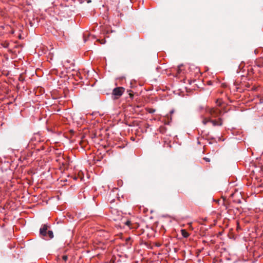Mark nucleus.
I'll use <instances>...</instances> for the list:
<instances>
[{"label":"nucleus","mask_w":263,"mask_h":263,"mask_svg":"<svg viewBox=\"0 0 263 263\" xmlns=\"http://www.w3.org/2000/svg\"><path fill=\"white\" fill-rule=\"evenodd\" d=\"M204 110L205 112L210 115L211 117L216 118L219 116L220 112L218 108H208L204 106H199L198 110L201 111Z\"/></svg>","instance_id":"obj_1"},{"label":"nucleus","mask_w":263,"mask_h":263,"mask_svg":"<svg viewBox=\"0 0 263 263\" xmlns=\"http://www.w3.org/2000/svg\"><path fill=\"white\" fill-rule=\"evenodd\" d=\"M125 89L122 87H117L114 89L112 95L115 97L116 99H118L121 96L124 91Z\"/></svg>","instance_id":"obj_2"},{"label":"nucleus","mask_w":263,"mask_h":263,"mask_svg":"<svg viewBox=\"0 0 263 263\" xmlns=\"http://www.w3.org/2000/svg\"><path fill=\"white\" fill-rule=\"evenodd\" d=\"M48 226L47 224H44L40 230V234L43 237L47 236V230Z\"/></svg>","instance_id":"obj_3"},{"label":"nucleus","mask_w":263,"mask_h":263,"mask_svg":"<svg viewBox=\"0 0 263 263\" xmlns=\"http://www.w3.org/2000/svg\"><path fill=\"white\" fill-rule=\"evenodd\" d=\"M172 121V117L171 116L167 114L165 115L164 117V119L163 120V122H164V124L165 125H168L170 124V122Z\"/></svg>","instance_id":"obj_4"},{"label":"nucleus","mask_w":263,"mask_h":263,"mask_svg":"<svg viewBox=\"0 0 263 263\" xmlns=\"http://www.w3.org/2000/svg\"><path fill=\"white\" fill-rule=\"evenodd\" d=\"M210 117H205L203 115L201 116V118L202 119V123L204 125H206L208 122H210L211 116Z\"/></svg>","instance_id":"obj_5"},{"label":"nucleus","mask_w":263,"mask_h":263,"mask_svg":"<svg viewBox=\"0 0 263 263\" xmlns=\"http://www.w3.org/2000/svg\"><path fill=\"white\" fill-rule=\"evenodd\" d=\"M210 122L212 123L213 126H221L222 125V121L221 119H219V121L213 120L211 119Z\"/></svg>","instance_id":"obj_6"},{"label":"nucleus","mask_w":263,"mask_h":263,"mask_svg":"<svg viewBox=\"0 0 263 263\" xmlns=\"http://www.w3.org/2000/svg\"><path fill=\"white\" fill-rule=\"evenodd\" d=\"M45 239H51L53 237V233L52 231L47 232V236L44 237Z\"/></svg>","instance_id":"obj_7"},{"label":"nucleus","mask_w":263,"mask_h":263,"mask_svg":"<svg viewBox=\"0 0 263 263\" xmlns=\"http://www.w3.org/2000/svg\"><path fill=\"white\" fill-rule=\"evenodd\" d=\"M181 233L184 238H187L189 236V233L184 229L181 230Z\"/></svg>","instance_id":"obj_8"},{"label":"nucleus","mask_w":263,"mask_h":263,"mask_svg":"<svg viewBox=\"0 0 263 263\" xmlns=\"http://www.w3.org/2000/svg\"><path fill=\"white\" fill-rule=\"evenodd\" d=\"M183 66L182 65H180L179 66H178V73H180L182 69H181V67Z\"/></svg>","instance_id":"obj_9"},{"label":"nucleus","mask_w":263,"mask_h":263,"mask_svg":"<svg viewBox=\"0 0 263 263\" xmlns=\"http://www.w3.org/2000/svg\"><path fill=\"white\" fill-rule=\"evenodd\" d=\"M62 258L64 260L66 261L67 259V256L66 255H64L62 256Z\"/></svg>","instance_id":"obj_10"},{"label":"nucleus","mask_w":263,"mask_h":263,"mask_svg":"<svg viewBox=\"0 0 263 263\" xmlns=\"http://www.w3.org/2000/svg\"><path fill=\"white\" fill-rule=\"evenodd\" d=\"M175 112V110L174 109H172L170 112V116H171L173 114H174Z\"/></svg>","instance_id":"obj_11"},{"label":"nucleus","mask_w":263,"mask_h":263,"mask_svg":"<svg viewBox=\"0 0 263 263\" xmlns=\"http://www.w3.org/2000/svg\"><path fill=\"white\" fill-rule=\"evenodd\" d=\"M155 111V109H151L149 111V113H153Z\"/></svg>","instance_id":"obj_12"},{"label":"nucleus","mask_w":263,"mask_h":263,"mask_svg":"<svg viewBox=\"0 0 263 263\" xmlns=\"http://www.w3.org/2000/svg\"><path fill=\"white\" fill-rule=\"evenodd\" d=\"M204 159L206 161V162H210V160L209 158H204Z\"/></svg>","instance_id":"obj_13"},{"label":"nucleus","mask_w":263,"mask_h":263,"mask_svg":"<svg viewBox=\"0 0 263 263\" xmlns=\"http://www.w3.org/2000/svg\"><path fill=\"white\" fill-rule=\"evenodd\" d=\"M130 222L129 221H127L126 222V224L129 225L130 224Z\"/></svg>","instance_id":"obj_14"},{"label":"nucleus","mask_w":263,"mask_h":263,"mask_svg":"<svg viewBox=\"0 0 263 263\" xmlns=\"http://www.w3.org/2000/svg\"><path fill=\"white\" fill-rule=\"evenodd\" d=\"M129 95L130 98H132L133 97V95L131 93H130Z\"/></svg>","instance_id":"obj_15"},{"label":"nucleus","mask_w":263,"mask_h":263,"mask_svg":"<svg viewBox=\"0 0 263 263\" xmlns=\"http://www.w3.org/2000/svg\"><path fill=\"white\" fill-rule=\"evenodd\" d=\"M259 67H261V66H263V64L262 65H260V64H258V65Z\"/></svg>","instance_id":"obj_16"},{"label":"nucleus","mask_w":263,"mask_h":263,"mask_svg":"<svg viewBox=\"0 0 263 263\" xmlns=\"http://www.w3.org/2000/svg\"><path fill=\"white\" fill-rule=\"evenodd\" d=\"M261 60H262L261 59H259V60L258 61V62H258V63H259L260 62H261Z\"/></svg>","instance_id":"obj_17"}]
</instances>
